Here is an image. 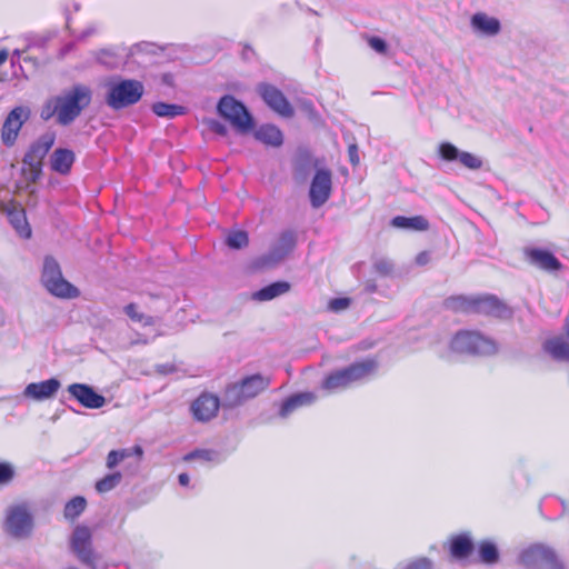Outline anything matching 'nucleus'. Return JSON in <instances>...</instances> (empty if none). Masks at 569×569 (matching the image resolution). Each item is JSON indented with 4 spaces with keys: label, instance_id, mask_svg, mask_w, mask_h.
Listing matches in <instances>:
<instances>
[{
    "label": "nucleus",
    "instance_id": "nucleus-1",
    "mask_svg": "<svg viewBox=\"0 0 569 569\" xmlns=\"http://www.w3.org/2000/svg\"><path fill=\"white\" fill-rule=\"evenodd\" d=\"M378 369L375 358H366L352 362L348 367L335 370L327 375L321 382V389L328 392L343 390L356 382H361L371 377Z\"/></svg>",
    "mask_w": 569,
    "mask_h": 569
},
{
    "label": "nucleus",
    "instance_id": "nucleus-2",
    "mask_svg": "<svg viewBox=\"0 0 569 569\" xmlns=\"http://www.w3.org/2000/svg\"><path fill=\"white\" fill-rule=\"evenodd\" d=\"M92 99L91 89L84 84H74L70 90L54 97L59 107V124L72 123Z\"/></svg>",
    "mask_w": 569,
    "mask_h": 569
},
{
    "label": "nucleus",
    "instance_id": "nucleus-3",
    "mask_svg": "<svg viewBox=\"0 0 569 569\" xmlns=\"http://www.w3.org/2000/svg\"><path fill=\"white\" fill-rule=\"evenodd\" d=\"M270 377L261 373L247 376L226 388L222 405L227 408H234L264 391L270 386Z\"/></svg>",
    "mask_w": 569,
    "mask_h": 569
},
{
    "label": "nucleus",
    "instance_id": "nucleus-4",
    "mask_svg": "<svg viewBox=\"0 0 569 569\" xmlns=\"http://www.w3.org/2000/svg\"><path fill=\"white\" fill-rule=\"evenodd\" d=\"M143 83L136 79H117L108 83L106 103L112 110H122L140 101Z\"/></svg>",
    "mask_w": 569,
    "mask_h": 569
},
{
    "label": "nucleus",
    "instance_id": "nucleus-5",
    "mask_svg": "<svg viewBox=\"0 0 569 569\" xmlns=\"http://www.w3.org/2000/svg\"><path fill=\"white\" fill-rule=\"evenodd\" d=\"M69 547L74 557L86 567L90 569H107V565L100 553L93 548L92 533L89 527L78 525L72 530Z\"/></svg>",
    "mask_w": 569,
    "mask_h": 569
},
{
    "label": "nucleus",
    "instance_id": "nucleus-6",
    "mask_svg": "<svg viewBox=\"0 0 569 569\" xmlns=\"http://www.w3.org/2000/svg\"><path fill=\"white\" fill-rule=\"evenodd\" d=\"M453 352L470 356H492L498 351L497 342L478 331L460 330L451 342Z\"/></svg>",
    "mask_w": 569,
    "mask_h": 569
},
{
    "label": "nucleus",
    "instance_id": "nucleus-7",
    "mask_svg": "<svg viewBox=\"0 0 569 569\" xmlns=\"http://www.w3.org/2000/svg\"><path fill=\"white\" fill-rule=\"evenodd\" d=\"M41 282L52 296L58 298L74 299L80 295L79 289L63 278L58 261L51 256H47L43 260Z\"/></svg>",
    "mask_w": 569,
    "mask_h": 569
},
{
    "label": "nucleus",
    "instance_id": "nucleus-8",
    "mask_svg": "<svg viewBox=\"0 0 569 569\" xmlns=\"http://www.w3.org/2000/svg\"><path fill=\"white\" fill-rule=\"evenodd\" d=\"M218 114L240 133H248L254 128V119L246 104L233 96L226 94L217 104Z\"/></svg>",
    "mask_w": 569,
    "mask_h": 569
},
{
    "label": "nucleus",
    "instance_id": "nucleus-9",
    "mask_svg": "<svg viewBox=\"0 0 569 569\" xmlns=\"http://www.w3.org/2000/svg\"><path fill=\"white\" fill-rule=\"evenodd\" d=\"M518 563L528 569H537L539 567L545 569H566L556 551L542 543H535L525 548L518 556Z\"/></svg>",
    "mask_w": 569,
    "mask_h": 569
},
{
    "label": "nucleus",
    "instance_id": "nucleus-10",
    "mask_svg": "<svg viewBox=\"0 0 569 569\" xmlns=\"http://www.w3.org/2000/svg\"><path fill=\"white\" fill-rule=\"evenodd\" d=\"M33 516L27 503L9 506L6 510L3 530L12 538L24 539L33 530Z\"/></svg>",
    "mask_w": 569,
    "mask_h": 569
},
{
    "label": "nucleus",
    "instance_id": "nucleus-11",
    "mask_svg": "<svg viewBox=\"0 0 569 569\" xmlns=\"http://www.w3.org/2000/svg\"><path fill=\"white\" fill-rule=\"evenodd\" d=\"M297 246V233L293 230L282 231L271 244L269 251L258 257L253 264L257 269L270 268L284 260Z\"/></svg>",
    "mask_w": 569,
    "mask_h": 569
},
{
    "label": "nucleus",
    "instance_id": "nucleus-12",
    "mask_svg": "<svg viewBox=\"0 0 569 569\" xmlns=\"http://www.w3.org/2000/svg\"><path fill=\"white\" fill-rule=\"evenodd\" d=\"M56 142V133L47 131L38 137L23 156L22 163L36 180L42 170V161Z\"/></svg>",
    "mask_w": 569,
    "mask_h": 569
},
{
    "label": "nucleus",
    "instance_id": "nucleus-13",
    "mask_svg": "<svg viewBox=\"0 0 569 569\" xmlns=\"http://www.w3.org/2000/svg\"><path fill=\"white\" fill-rule=\"evenodd\" d=\"M147 46V42H141L130 48L126 46L103 48L94 53V58L96 61L107 70H116L124 67L130 57L137 51L143 50Z\"/></svg>",
    "mask_w": 569,
    "mask_h": 569
},
{
    "label": "nucleus",
    "instance_id": "nucleus-14",
    "mask_svg": "<svg viewBox=\"0 0 569 569\" xmlns=\"http://www.w3.org/2000/svg\"><path fill=\"white\" fill-rule=\"evenodd\" d=\"M29 117L30 109L22 106L13 108L8 113L1 129V140L4 146L12 147L16 143L18 134Z\"/></svg>",
    "mask_w": 569,
    "mask_h": 569
},
{
    "label": "nucleus",
    "instance_id": "nucleus-15",
    "mask_svg": "<svg viewBox=\"0 0 569 569\" xmlns=\"http://www.w3.org/2000/svg\"><path fill=\"white\" fill-rule=\"evenodd\" d=\"M332 190V174L329 169H318L311 180L309 189L310 203L320 208L330 198Z\"/></svg>",
    "mask_w": 569,
    "mask_h": 569
},
{
    "label": "nucleus",
    "instance_id": "nucleus-16",
    "mask_svg": "<svg viewBox=\"0 0 569 569\" xmlns=\"http://www.w3.org/2000/svg\"><path fill=\"white\" fill-rule=\"evenodd\" d=\"M258 93L264 103L277 113L286 118L293 116V108L282 91L276 86L270 83H260L258 86Z\"/></svg>",
    "mask_w": 569,
    "mask_h": 569
},
{
    "label": "nucleus",
    "instance_id": "nucleus-17",
    "mask_svg": "<svg viewBox=\"0 0 569 569\" xmlns=\"http://www.w3.org/2000/svg\"><path fill=\"white\" fill-rule=\"evenodd\" d=\"M473 312L499 319H509L513 315L512 309L493 295L475 297Z\"/></svg>",
    "mask_w": 569,
    "mask_h": 569
},
{
    "label": "nucleus",
    "instance_id": "nucleus-18",
    "mask_svg": "<svg viewBox=\"0 0 569 569\" xmlns=\"http://www.w3.org/2000/svg\"><path fill=\"white\" fill-rule=\"evenodd\" d=\"M526 261L546 272H557L561 270V261L548 249L528 247L523 249Z\"/></svg>",
    "mask_w": 569,
    "mask_h": 569
},
{
    "label": "nucleus",
    "instance_id": "nucleus-19",
    "mask_svg": "<svg viewBox=\"0 0 569 569\" xmlns=\"http://www.w3.org/2000/svg\"><path fill=\"white\" fill-rule=\"evenodd\" d=\"M439 157L448 162L459 161L463 167L470 170H478L483 162L478 156L459 150L451 142H441L438 147Z\"/></svg>",
    "mask_w": 569,
    "mask_h": 569
},
{
    "label": "nucleus",
    "instance_id": "nucleus-20",
    "mask_svg": "<svg viewBox=\"0 0 569 569\" xmlns=\"http://www.w3.org/2000/svg\"><path fill=\"white\" fill-rule=\"evenodd\" d=\"M68 392L84 408L100 409L106 405V398L87 383H72Z\"/></svg>",
    "mask_w": 569,
    "mask_h": 569
},
{
    "label": "nucleus",
    "instance_id": "nucleus-21",
    "mask_svg": "<svg viewBox=\"0 0 569 569\" xmlns=\"http://www.w3.org/2000/svg\"><path fill=\"white\" fill-rule=\"evenodd\" d=\"M219 406L217 396L203 392L191 403V412L196 420L206 422L216 417Z\"/></svg>",
    "mask_w": 569,
    "mask_h": 569
},
{
    "label": "nucleus",
    "instance_id": "nucleus-22",
    "mask_svg": "<svg viewBox=\"0 0 569 569\" xmlns=\"http://www.w3.org/2000/svg\"><path fill=\"white\" fill-rule=\"evenodd\" d=\"M451 558L456 561L467 560L476 549L473 538L469 531L451 536L448 541Z\"/></svg>",
    "mask_w": 569,
    "mask_h": 569
},
{
    "label": "nucleus",
    "instance_id": "nucleus-23",
    "mask_svg": "<svg viewBox=\"0 0 569 569\" xmlns=\"http://www.w3.org/2000/svg\"><path fill=\"white\" fill-rule=\"evenodd\" d=\"M60 387L61 383L57 378L31 382L24 388L23 396L37 401H42L53 397Z\"/></svg>",
    "mask_w": 569,
    "mask_h": 569
},
{
    "label": "nucleus",
    "instance_id": "nucleus-24",
    "mask_svg": "<svg viewBox=\"0 0 569 569\" xmlns=\"http://www.w3.org/2000/svg\"><path fill=\"white\" fill-rule=\"evenodd\" d=\"M316 398V395L311 391L293 393L281 402L278 415L286 419L299 408L312 405Z\"/></svg>",
    "mask_w": 569,
    "mask_h": 569
},
{
    "label": "nucleus",
    "instance_id": "nucleus-25",
    "mask_svg": "<svg viewBox=\"0 0 569 569\" xmlns=\"http://www.w3.org/2000/svg\"><path fill=\"white\" fill-rule=\"evenodd\" d=\"M470 26L480 36L495 37L501 31L499 19L490 17L485 12H477L471 16Z\"/></svg>",
    "mask_w": 569,
    "mask_h": 569
},
{
    "label": "nucleus",
    "instance_id": "nucleus-26",
    "mask_svg": "<svg viewBox=\"0 0 569 569\" xmlns=\"http://www.w3.org/2000/svg\"><path fill=\"white\" fill-rule=\"evenodd\" d=\"M74 161L76 154L71 149L57 148L50 156V169L61 176H67Z\"/></svg>",
    "mask_w": 569,
    "mask_h": 569
},
{
    "label": "nucleus",
    "instance_id": "nucleus-27",
    "mask_svg": "<svg viewBox=\"0 0 569 569\" xmlns=\"http://www.w3.org/2000/svg\"><path fill=\"white\" fill-rule=\"evenodd\" d=\"M253 137L259 142L273 148H279L283 143L282 131L272 123H264L259 126L254 130Z\"/></svg>",
    "mask_w": 569,
    "mask_h": 569
},
{
    "label": "nucleus",
    "instance_id": "nucleus-28",
    "mask_svg": "<svg viewBox=\"0 0 569 569\" xmlns=\"http://www.w3.org/2000/svg\"><path fill=\"white\" fill-rule=\"evenodd\" d=\"M478 562L487 567H493L500 561L498 545L492 539H482L477 546Z\"/></svg>",
    "mask_w": 569,
    "mask_h": 569
},
{
    "label": "nucleus",
    "instance_id": "nucleus-29",
    "mask_svg": "<svg viewBox=\"0 0 569 569\" xmlns=\"http://www.w3.org/2000/svg\"><path fill=\"white\" fill-rule=\"evenodd\" d=\"M542 349L553 360L569 362V343L562 337L547 339L542 345Z\"/></svg>",
    "mask_w": 569,
    "mask_h": 569
},
{
    "label": "nucleus",
    "instance_id": "nucleus-30",
    "mask_svg": "<svg viewBox=\"0 0 569 569\" xmlns=\"http://www.w3.org/2000/svg\"><path fill=\"white\" fill-rule=\"evenodd\" d=\"M290 288L291 286L288 281H274L254 291L252 293V299L257 301H269L287 293Z\"/></svg>",
    "mask_w": 569,
    "mask_h": 569
},
{
    "label": "nucleus",
    "instance_id": "nucleus-31",
    "mask_svg": "<svg viewBox=\"0 0 569 569\" xmlns=\"http://www.w3.org/2000/svg\"><path fill=\"white\" fill-rule=\"evenodd\" d=\"M390 224L398 229H410L417 231L427 230L429 222L422 216L405 217L396 216L391 219Z\"/></svg>",
    "mask_w": 569,
    "mask_h": 569
},
{
    "label": "nucleus",
    "instance_id": "nucleus-32",
    "mask_svg": "<svg viewBox=\"0 0 569 569\" xmlns=\"http://www.w3.org/2000/svg\"><path fill=\"white\" fill-rule=\"evenodd\" d=\"M136 455L138 460L141 459L143 450L140 446H133L132 448H124L119 450H111L107 456L106 466L108 469H114L121 461Z\"/></svg>",
    "mask_w": 569,
    "mask_h": 569
},
{
    "label": "nucleus",
    "instance_id": "nucleus-33",
    "mask_svg": "<svg viewBox=\"0 0 569 569\" xmlns=\"http://www.w3.org/2000/svg\"><path fill=\"white\" fill-rule=\"evenodd\" d=\"M64 18H66V28L69 31L70 37L74 39L76 42H83L88 38L96 36L99 33L101 24L98 22L89 23L82 31L76 32L71 29V14L68 8H64Z\"/></svg>",
    "mask_w": 569,
    "mask_h": 569
},
{
    "label": "nucleus",
    "instance_id": "nucleus-34",
    "mask_svg": "<svg viewBox=\"0 0 569 569\" xmlns=\"http://www.w3.org/2000/svg\"><path fill=\"white\" fill-rule=\"evenodd\" d=\"M8 220L21 238L28 239L31 237V228L23 210H9Z\"/></svg>",
    "mask_w": 569,
    "mask_h": 569
},
{
    "label": "nucleus",
    "instance_id": "nucleus-35",
    "mask_svg": "<svg viewBox=\"0 0 569 569\" xmlns=\"http://www.w3.org/2000/svg\"><path fill=\"white\" fill-rule=\"evenodd\" d=\"M152 112L160 118L173 119L186 113V108L176 103L158 101L151 107Z\"/></svg>",
    "mask_w": 569,
    "mask_h": 569
},
{
    "label": "nucleus",
    "instance_id": "nucleus-36",
    "mask_svg": "<svg viewBox=\"0 0 569 569\" xmlns=\"http://www.w3.org/2000/svg\"><path fill=\"white\" fill-rule=\"evenodd\" d=\"M446 309L456 312H473L475 297L452 296L443 301Z\"/></svg>",
    "mask_w": 569,
    "mask_h": 569
},
{
    "label": "nucleus",
    "instance_id": "nucleus-37",
    "mask_svg": "<svg viewBox=\"0 0 569 569\" xmlns=\"http://www.w3.org/2000/svg\"><path fill=\"white\" fill-rule=\"evenodd\" d=\"M196 459L206 462L221 463L223 461V456L213 449H196L183 457L184 461H192Z\"/></svg>",
    "mask_w": 569,
    "mask_h": 569
},
{
    "label": "nucleus",
    "instance_id": "nucleus-38",
    "mask_svg": "<svg viewBox=\"0 0 569 569\" xmlns=\"http://www.w3.org/2000/svg\"><path fill=\"white\" fill-rule=\"evenodd\" d=\"M87 500L82 496H76L69 500L63 509V516L67 520H76L86 509Z\"/></svg>",
    "mask_w": 569,
    "mask_h": 569
},
{
    "label": "nucleus",
    "instance_id": "nucleus-39",
    "mask_svg": "<svg viewBox=\"0 0 569 569\" xmlns=\"http://www.w3.org/2000/svg\"><path fill=\"white\" fill-rule=\"evenodd\" d=\"M122 480V475L119 471H114L106 475L103 478L96 482V490L99 493H107L117 488Z\"/></svg>",
    "mask_w": 569,
    "mask_h": 569
},
{
    "label": "nucleus",
    "instance_id": "nucleus-40",
    "mask_svg": "<svg viewBox=\"0 0 569 569\" xmlns=\"http://www.w3.org/2000/svg\"><path fill=\"white\" fill-rule=\"evenodd\" d=\"M124 313L133 321L139 322L143 327L153 326L154 319L151 316L144 315L137 310L136 303H129L123 309Z\"/></svg>",
    "mask_w": 569,
    "mask_h": 569
},
{
    "label": "nucleus",
    "instance_id": "nucleus-41",
    "mask_svg": "<svg viewBox=\"0 0 569 569\" xmlns=\"http://www.w3.org/2000/svg\"><path fill=\"white\" fill-rule=\"evenodd\" d=\"M226 243L230 249H242L249 243V236L243 230L233 231L228 234Z\"/></svg>",
    "mask_w": 569,
    "mask_h": 569
},
{
    "label": "nucleus",
    "instance_id": "nucleus-42",
    "mask_svg": "<svg viewBox=\"0 0 569 569\" xmlns=\"http://www.w3.org/2000/svg\"><path fill=\"white\" fill-rule=\"evenodd\" d=\"M16 468L9 461H0V488L9 486L16 478Z\"/></svg>",
    "mask_w": 569,
    "mask_h": 569
},
{
    "label": "nucleus",
    "instance_id": "nucleus-43",
    "mask_svg": "<svg viewBox=\"0 0 569 569\" xmlns=\"http://www.w3.org/2000/svg\"><path fill=\"white\" fill-rule=\"evenodd\" d=\"M373 270L381 277H390L395 270L393 262L385 257L375 258Z\"/></svg>",
    "mask_w": 569,
    "mask_h": 569
},
{
    "label": "nucleus",
    "instance_id": "nucleus-44",
    "mask_svg": "<svg viewBox=\"0 0 569 569\" xmlns=\"http://www.w3.org/2000/svg\"><path fill=\"white\" fill-rule=\"evenodd\" d=\"M53 116L57 117V122L59 123V107L58 103L54 102V97L46 101L40 112V117L46 121L51 119Z\"/></svg>",
    "mask_w": 569,
    "mask_h": 569
},
{
    "label": "nucleus",
    "instance_id": "nucleus-45",
    "mask_svg": "<svg viewBox=\"0 0 569 569\" xmlns=\"http://www.w3.org/2000/svg\"><path fill=\"white\" fill-rule=\"evenodd\" d=\"M432 567L433 562L429 558L421 557L408 562L403 569H432Z\"/></svg>",
    "mask_w": 569,
    "mask_h": 569
},
{
    "label": "nucleus",
    "instance_id": "nucleus-46",
    "mask_svg": "<svg viewBox=\"0 0 569 569\" xmlns=\"http://www.w3.org/2000/svg\"><path fill=\"white\" fill-rule=\"evenodd\" d=\"M368 44L370 46V48L372 50H375L376 52H378L380 54L386 53L388 50V44H387L386 40L380 37H376V36L370 37L368 39Z\"/></svg>",
    "mask_w": 569,
    "mask_h": 569
},
{
    "label": "nucleus",
    "instance_id": "nucleus-47",
    "mask_svg": "<svg viewBox=\"0 0 569 569\" xmlns=\"http://www.w3.org/2000/svg\"><path fill=\"white\" fill-rule=\"evenodd\" d=\"M350 306L349 298H333L329 301L328 308L330 311L339 312L347 309Z\"/></svg>",
    "mask_w": 569,
    "mask_h": 569
},
{
    "label": "nucleus",
    "instance_id": "nucleus-48",
    "mask_svg": "<svg viewBox=\"0 0 569 569\" xmlns=\"http://www.w3.org/2000/svg\"><path fill=\"white\" fill-rule=\"evenodd\" d=\"M208 127L212 132L217 133L218 136L224 137L228 133V129H227L226 124H223L219 120H216V119L209 120Z\"/></svg>",
    "mask_w": 569,
    "mask_h": 569
},
{
    "label": "nucleus",
    "instance_id": "nucleus-49",
    "mask_svg": "<svg viewBox=\"0 0 569 569\" xmlns=\"http://www.w3.org/2000/svg\"><path fill=\"white\" fill-rule=\"evenodd\" d=\"M349 160L352 166H357L359 163V154L357 144L352 143L348 147Z\"/></svg>",
    "mask_w": 569,
    "mask_h": 569
},
{
    "label": "nucleus",
    "instance_id": "nucleus-50",
    "mask_svg": "<svg viewBox=\"0 0 569 569\" xmlns=\"http://www.w3.org/2000/svg\"><path fill=\"white\" fill-rule=\"evenodd\" d=\"M430 261V253L428 251H421L416 257V263L418 266H425Z\"/></svg>",
    "mask_w": 569,
    "mask_h": 569
},
{
    "label": "nucleus",
    "instance_id": "nucleus-51",
    "mask_svg": "<svg viewBox=\"0 0 569 569\" xmlns=\"http://www.w3.org/2000/svg\"><path fill=\"white\" fill-rule=\"evenodd\" d=\"M378 290V286L375 280H367L365 283V291L367 293H375Z\"/></svg>",
    "mask_w": 569,
    "mask_h": 569
},
{
    "label": "nucleus",
    "instance_id": "nucleus-52",
    "mask_svg": "<svg viewBox=\"0 0 569 569\" xmlns=\"http://www.w3.org/2000/svg\"><path fill=\"white\" fill-rule=\"evenodd\" d=\"M178 481H179L180 486L187 487L190 482V478H189L188 473L182 472L178 476Z\"/></svg>",
    "mask_w": 569,
    "mask_h": 569
},
{
    "label": "nucleus",
    "instance_id": "nucleus-53",
    "mask_svg": "<svg viewBox=\"0 0 569 569\" xmlns=\"http://www.w3.org/2000/svg\"><path fill=\"white\" fill-rule=\"evenodd\" d=\"M8 59V52L6 50H0V66L3 64Z\"/></svg>",
    "mask_w": 569,
    "mask_h": 569
},
{
    "label": "nucleus",
    "instance_id": "nucleus-54",
    "mask_svg": "<svg viewBox=\"0 0 569 569\" xmlns=\"http://www.w3.org/2000/svg\"><path fill=\"white\" fill-rule=\"evenodd\" d=\"M20 50H14L13 53H12V58H11V61L12 63H14L16 59L19 60L20 59Z\"/></svg>",
    "mask_w": 569,
    "mask_h": 569
},
{
    "label": "nucleus",
    "instance_id": "nucleus-55",
    "mask_svg": "<svg viewBox=\"0 0 569 569\" xmlns=\"http://www.w3.org/2000/svg\"><path fill=\"white\" fill-rule=\"evenodd\" d=\"M563 330H565L566 337L569 339V317L565 321Z\"/></svg>",
    "mask_w": 569,
    "mask_h": 569
},
{
    "label": "nucleus",
    "instance_id": "nucleus-56",
    "mask_svg": "<svg viewBox=\"0 0 569 569\" xmlns=\"http://www.w3.org/2000/svg\"><path fill=\"white\" fill-rule=\"evenodd\" d=\"M73 9L76 12H78L81 9V4L79 2L73 3Z\"/></svg>",
    "mask_w": 569,
    "mask_h": 569
},
{
    "label": "nucleus",
    "instance_id": "nucleus-57",
    "mask_svg": "<svg viewBox=\"0 0 569 569\" xmlns=\"http://www.w3.org/2000/svg\"><path fill=\"white\" fill-rule=\"evenodd\" d=\"M159 371H160L161 373L167 372L166 367H164V366H161V369H160Z\"/></svg>",
    "mask_w": 569,
    "mask_h": 569
},
{
    "label": "nucleus",
    "instance_id": "nucleus-58",
    "mask_svg": "<svg viewBox=\"0 0 569 569\" xmlns=\"http://www.w3.org/2000/svg\"><path fill=\"white\" fill-rule=\"evenodd\" d=\"M71 48H72V44L67 46V47H66V51H67V50H70Z\"/></svg>",
    "mask_w": 569,
    "mask_h": 569
},
{
    "label": "nucleus",
    "instance_id": "nucleus-59",
    "mask_svg": "<svg viewBox=\"0 0 569 569\" xmlns=\"http://www.w3.org/2000/svg\"><path fill=\"white\" fill-rule=\"evenodd\" d=\"M67 569H78V568H76V567H69V568H67Z\"/></svg>",
    "mask_w": 569,
    "mask_h": 569
}]
</instances>
